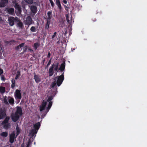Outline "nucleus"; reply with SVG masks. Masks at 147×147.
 <instances>
[{"instance_id":"f257e3e1","label":"nucleus","mask_w":147,"mask_h":147,"mask_svg":"<svg viewBox=\"0 0 147 147\" xmlns=\"http://www.w3.org/2000/svg\"><path fill=\"white\" fill-rule=\"evenodd\" d=\"M40 126V123L39 122H38L34 125V129L31 130L30 134L32 137L34 136V135L36 134Z\"/></svg>"},{"instance_id":"f03ea898","label":"nucleus","mask_w":147,"mask_h":147,"mask_svg":"<svg viewBox=\"0 0 147 147\" xmlns=\"http://www.w3.org/2000/svg\"><path fill=\"white\" fill-rule=\"evenodd\" d=\"M64 72H63L61 75L55 77V78L57 79L56 82L57 85L58 86H59L61 85L64 80Z\"/></svg>"},{"instance_id":"7ed1b4c3","label":"nucleus","mask_w":147,"mask_h":147,"mask_svg":"<svg viewBox=\"0 0 147 147\" xmlns=\"http://www.w3.org/2000/svg\"><path fill=\"white\" fill-rule=\"evenodd\" d=\"M8 21L10 26H12L14 25L15 21L18 22L20 21V20H18V18L17 17L15 18L14 17H10L9 18Z\"/></svg>"},{"instance_id":"20e7f679","label":"nucleus","mask_w":147,"mask_h":147,"mask_svg":"<svg viewBox=\"0 0 147 147\" xmlns=\"http://www.w3.org/2000/svg\"><path fill=\"white\" fill-rule=\"evenodd\" d=\"M15 98L17 100H20L22 98L21 91L19 90H16L14 93Z\"/></svg>"},{"instance_id":"39448f33","label":"nucleus","mask_w":147,"mask_h":147,"mask_svg":"<svg viewBox=\"0 0 147 147\" xmlns=\"http://www.w3.org/2000/svg\"><path fill=\"white\" fill-rule=\"evenodd\" d=\"M47 104V101L45 100H43L42 104L39 107V110L40 111H42L45 109Z\"/></svg>"},{"instance_id":"423d86ee","label":"nucleus","mask_w":147,"mask_h":147,"mask_svg":"<svg viewBox=\"0 0 147 147\" xmlns=\"http://www.w3.org/2000/svg\"><path fill=\"white\" fill-rule=\"evenodd\" d=\"M6 115L5 111L1 109H0V119H4Z\"/></svg>"},{"instance_id":"0eeeda50","label":"nucleus","mask_w":147,"mask_h":147,"mask_svg":"<svg viewBox=\"0 0 147 147\" xmlns=\"http://www.w3.org/2000/svg\"><path fill=\"white\" fill-rule=\"evenodd\" d=\"M32 19L30 16H28L27 17L25 22V25H28V26L31 25L32 23Z\"/></svg>"},{"instance_id":"6e6552de","label":"nucleus","mask_w":147,"mask_h":147,"mask_svg":"<svg viewBox=\"0 0 147 147\" xmlns=\"http://www.w3.org/2000/svg\"><path fill=\"white\" fill-rule=\"evenodd\" d=\"M12 120L14 122H16L19 119L20 116L18 115L15 113L11 115Z\"/></svg>"},{"instance_id":"1a4fd4ad","label":"nucleus","mask_w":147,"mask_h":147,"mask_svg":"<svg viewBox=\"0 0 147 147\" xmlns=\"http://www.w3.org/2000/svg\"><path fill=\"white\" fill-rule=\"evenodd\" d=\"M15 136V134L14 132H12L10 134L9 141L12 144L13 142L14 139L16 140V138Z\"/></svg>"},{"instance_id":"9d476101","label":"nucleus","mask_w":147,"mask_h":147,"mask_svg":"<svg viewBox=\"0 0 147 147\" xmlns=\"http://www.w3.org/2000/svg\"><path fill=\"white\" fill-rule=\"evenodd\" d=\"M6 10L9 14L11 15L14 14V10L13 8L7 7L6 8Z\"/></svg>"},{"instance_id":"9b49d317","label":"nucleus","mask_w":147,"mask_h":147,"mask_svg":"<svg viewBox=\"0 0 147 147\" xmlns=\"http://www.w3.org/2000/svg\"><path fill=\"white\" fill-rule=\"evenodd\" d=\"M8 3V0H1L0 2V7H5Z\"/></svg>"},{"instance_id":"f8f14e48","label":"nucleus","mask_w":147,"mask_h":147,"mask_svg":"<svg viewBox=\"0 0 147 147\" xmlns=\"http://www.w3.org/2000/svg\"><path fill=\"white\" fill-rule=\"evenodd\" d=\"M59 63L55 62L51 66V67H52L53 69H54V70L55 71L58 72L59 68Z\"/></svg>"},{"instance_id":"ddd939ff","label":"nucleus","mask_w":147,"mask_h":147,"mask_svg":"<svg viewBox=\"0 0 147 147\" xmlns=\"http://www.w3.org/2000/svg\"><path fill=\"white\" fill-rule=\"evenodd\" d=\"M34 79L36 83H38L41 81V78L40 76L38 75H36L35 73H34Z\"/></svg>"},{"instance_id":"4468645a","label":"nucleus","mask_w":147,"mask_h":147,"mask_svg":"<svg viewBox=\"0 0 147 147\" xmlns=\"http://www.w3.org/2000/svg\"><path fill=\"white\" fill-rule=\"evenodd\" d=\"M15 113L18 115L20 116H22L23 114L22 111V108L19 107H17L16 111L15 112Z\"/></svg>"},{"instance_id":"2eb2a0df","label":"nucleus","mask_w":147,"mask_h":147,"mask_svg":"<svg viewBox=\"0 0 147 147\" xmlns=\"http://www.w3.org/2000/svg\"><path fill=\"white\" fill-rule=\"evenodd\" d=\"M65 61L61 65L60 67L59 68V70L61 72H62L65 69Z\"/></svg>"},{"instance_id":"dca6fc26","label":"nucleus","mask_w":147,"mask_h":147,"mask_svg":"<svg viewBox=\"0 0 147 147\" xmlns=\"http://www.w3.org/2000/svg\"><path fill=\"white\" fill-rule=\"evenodd\" d=\"M7 99L8 100V103L10 105H13L14 103V100L13 98L10 96H8Z\"/></svg>"},{"instance_id":"f3484780","label":"nucleus","mask_w":147,"mask_h":147,"mask_svg":"<svg viewBox=\"0 0 147 147\" xmlns=\"http://www.w3.org/2000/svg\"><path fill=\"white\" fill-rule=\"evenodd\" d=\"M30 9L32 13H35L37 12V7L34 5L31 6L30 7Z\"/></svg>"},{"instance_id":"a211bd4d","label":"nucleus","mask_w":147,"mask_h":147,"mask_svg":"<svg viewBox=\"0 0 147 147\" xmlns=\"http://www.w3.org/2000/svg\"><path fill=\"white\" fill-rule=\"evenodd\" d=\"M52 11H51L48 12L47 13V16H48L47 18H45V19H47V20H51V17H52Z\"/></svg>"},{"instance_id":"6ab92c4d","label":"nucleus","mask_w":147,"mask_h":147,"mask_svg":"<svg viewBox=\"0 0 147 147\" xmlns=\"http://www.w3.org/2000/svg\"><path fill=\"white\" fill-rule=\"evenodd\" d=\"M10 118L9 117L6 116L5 117V119L2 121L1 124L2 125L8 123L9 121V119Z\"/></svg>"},{"instance_id":"aec40b11","label":"nucleus","mask_w":147,"mask_h":147,"mask_svg":"<svg viewBox=\"0 0 147 147\" xmlns=\"http://www.w3.org/2000/svg\"><path fill=\"white\" fill-rule=\"evenodd\" d=\"M49 76L50 77H51L53 75V74H54V72L53 69L52 67H51L49 69Z\"/></svg>"},{"instance_id":"412c9836","label":"nucleus","mask_w":147,"mask_h":147,"mask_svg":"<svg viewBox=\"0 0 147 147\" xmlns=\"http://www.w3.org/2000/svg\"><path fill=\"white\" fill-rule=\"evenodd\" d=\"M51 23V20H47V22L46 23L45 26V29H48L49 28V26Z\"/></svg>"},{"instance_id":"4be33fe9","label":"nucleus","mask_w":147,"mask_h":147,"mask_svg":"<svg viewBox=\"0 0 147 147\" xmlns=\"http://www.w3.org/2000/svg\"><path fill=\"white\" fill-rule=\"evenodd\" d=\"M66 19L67 20V22L69 24H71L72 22V16H71V20H69V14L68 13L67 14L65 15Z\"/></svg>"},{"instance_id":"5701e85b","label":"nucleus","mask_w":147,"mask_h":147,"mask_svg":"<svg viewBox=\"0 0 147 147\" xmlns=\"http://www.w3.org/2000/svg\"><path fill=\"white\" fill-rule=\"evenodd\" d=\"M52 103L53 102L52 101H50L49 102L48 106L46 109V110L47 111L46 113L49 111V109L51 107L52 105Z\"/></svg>"},{"instance_id":"b1692460","label":"nucleus","mask_w":147,"mask_h":147,"mask_svg":"<svg viewBox=\"0 0 147 147\" xmlns=\"http://www.w3.org/2000/svg\"><path fill=\"white\" fill-rule=\"evenodd\" d=\"M56 5L58 7L59 10L60 11H61L62 9V7L61 6L60 2H56Z\"/></svg>"},{"instance_id":"393cba45","label":"nucleus","mask_w":147,"mask_h":147,"mask_svg":"<svg viewBox=\"0 0 147 147\" xmlns=\"http://www.w3.org/2000/svg\"><path fill=\"white\" fill-rule=\"evenodd\" d=\"M16 138L17 136L21 132V130L19 129L18 127V125H17V126L16 127Z\"/></svg>"},{"instance_id":"a878e982","label":"nucleus","mask_w":147,"mask_h":147,"mask_svg":"<svg viewBox=\"0 0 147 147\" xmlns=\"http://www.w3.org/2000/svg\"><path fill=\"white\" fill-rule=\"evenodd\" d=\"M38 28V26H32L31 27V28L30 29V30L32 32H36V29H37Z\"/></svg>"},{"instance_id":"bb28decb","label":"nucleus","mask_w":147,"mask_h":147,"mask_svg":"<svg viewBox=\"0 0 147 147\" xmlns=\"http://www.w3.org/2000/svg\"><path fill=\"white\" fill-rule=\"evenodd\" d=\"M24 43H22L20 44L19 45L17 46L16 47V50H18L20 48L23 47L24 46Z\"/></svg>"},{"instance_id":"cd10ccee","label":"nucleus","mask_w":147,"mask_h":147,"mask_svg":"<svg viewBox=\"0 0 147 147\" xmlns=\"http://www.w3.org/2000/svg\"><path fill=\"white\" fill-rule=\"evenodd\" d=\"M11 82L12 83L11 85V88L12 89H13L14 88L15 86L16 85V82L15 80L14 79H12L11 80Z\"/></svg>"},{"instance_id":"c85d7f7f","label":"nucleus","mask_w":147,"mask_h":147,"mask_svg":"<svg viewBox=\"0 0 147 147\" xmlns=\"http://www.w3.org/2000/svg\"><path fill=\"white\" fill-rule=\"evenodd\" d=\"M5 91V88L3 86H0V92L2 94L4 93Z\"/></svg>"},{"instance_id":"c756f323","label":"nucleus","mask_w":147,"mask_h":147,"mask_svg":"<svg viewBox=\"0 0 147 147\" xmlns=\"http://www.w3.org/2000/svg\"><path fill=\"white\" fill-rule=\"evenodd\" d=\"M1 136L4 137H6L8 136V133L6 132H2L0 134Z\"/></svg>"},{"instance_id":"7c9ffc66","label":"nucleus","mask_w":147,"mask_h":147,"mask_svg":"<svg viewBox=\"0 0 147 147\" xmlns=\"http://www.w3.org/2000/svg\"><path fill=\"white\" fill-rule=\"evenodd\" d=\"M40 44L38 42L34 43V49L36 50L39 46Z\"/></svg>"},{"instance_id":"2f4dec72","label":"nucleus","mask_w":147,"mask_h":147,"mask_svg":"<svg viewBox=\"0 0 147 147\" xmlns=\"http://www.w3.org/2000/svg\"><path fill=\"white\" fill-rule=\"evenodd\" d=\"M3 100H4V103H5V104L7 105H9V103H8V102L7 101V97L6 96H4V98Z\"/></svg>"},{"instance_id":"473e14b6","label":"nucleus","mask_w":147,"mask_h":147,"mask_svg":"<svg viewBox=\"0 0 147 147\" xmlns=\"http://www.w3.org/2000/svg\"><path fill=\"white\" fill-rule=\"evenodd\" d=\"M56 84H57V83L56 82V81H55L51 83V85L50 86L52 88H53L55 86V85H56Z\"/></svg>"},{"instance_id":"72a5a7b5","label":"nucleus","mask_w":147,"mask_h":147,"mask_svg":"<svg viewBox=\"0 0 147 147\" xmlns=\"http://www.w3.org/2000/svg\"><path fill=\"white\" fill-rule=\"evenodd\" d=\"M25 1L29 4H32L33 1V0H24Z\"/></svg>"},{"instance_id":"f704fd0d","label":"nucleus","mask_w":147,"mask_h":147,"mask_svg":"<svg viewBox=\"0 0 147 147\" xmlns=\"http://www.w3.org/2000/svg\"><path fill=\"white\" fill-rule=\"evenodd\" d=\"M17 24L18 26L20 28H22L23 26V23L22 22H20V21Z\"/></svg>"},{"instance_id":"c9c22d12","label":"nucleus","mask_w":147,"mask_h":147,"mask_svg":"<svg viewBox=\"0 0 147 147\" xmlns=\"http://www.w3.org/2000/svg\"><path fill=\"white\" fill-rule=\"evenodd\" d=\"M65 9L67 11V13H68L69 10L68 9L70 8L69 7H67L65 5H64Z\"/></svg>"},{"instance_id":"e433bc0d","label":"nucleus","mask_w":147,"mask_h":147,"mask_svg":"<svg viewBox=\"0 0 147 147\" xmlns=\"http://www.w3.org/2000/svg\"><path fill=\"white\" fill-rule=\"evenodd\" d=\"M53 99V96H50L48 97L47 101V102L51 101V100Z\"/></svg>"},{"instance_id":"4c0bfd02","label":"nucleus","mask_w":147,"mask_h":147,"mask_svg":"<svg viewBox=\"0 0 147 147\" xmlns=\"http://www.w3.org/2000/svg\"><path fill=\"white\" fill-rule=\"evenodd\" d=\"M57 33L56 32H55L54 33L53 35L52 36L51 38L52 39H54L55 37L56 36Z\"/></svg>"},{"instance_id":"58836bf2","label":"nucleus","mask_w":147,"mask_h":147,"mask_svg":"<svg viewBox=\"0 0 147 147\" xmlns=\"http://www.w3.org/2000/svg\"><path fill=\"white\" fill-rule=\"evenodd\" d=\"M4 126V127L5 128H8L9 126V123H7L6 124H4V125H3Z\"/></svg>"},{"instance_id":"ea45409f","label":"nucleus","mask_w":147,"mask_h":147,"mask_svg":"<svg viewBox=\"0 0 147 147\" xmlns=\"http://www.w3.org/2000/svg\"><path fill=\"white\" fill-rule=\"evenodd\" d=\"M32 142L30 139L28 141L26 147H29L30 145L31 144Z\"/></svg>"},{"instance_id":"a19ab883","label":"nucleus","mask_w":147,"mask_h":147,"mask_svg":"<svg viewBox=\"0 0 147 147\" xmlns=\"http://www.w3.org/2000/svg\"><path fill=\"white\" fill-rule=\"evenodd\" d=\"M28 47L27 46L24 47L23 48V53L26 52L27 50Z\"/></svg>"},{"instance_id":"79ce46f5","label":"nucleus","mask_w":147,"mask_h":147,"mask_svg":"<svg viewBox=\"0 0 147 147\" xmlns=\"http://www.w3.org/2000/svg\"><path fill=\"white\" fill-rule=\"evenodd\" d=\"M51 59L52 58H51L49 61V62L46 66V67H48L50 65L51 63Z\"/></svg>"},{"instance_id":"37998d69","label":"nucleus","mask_w":147,"mask_h":147,"mask_svg":"<svg viewBox=\"0 0 147 147\" xmlns=\"http://www.w3.org/2000/svg\"><path fill=\"white\" fill-rule=\"evenodd\" d=\"M20 75V73L19 72V73H18H18L17 74H16V76L15 78V79H16V80L19 77Z\"/></svg>"},{"instance_id":"c03bdc74","label":"nucleus","mask_w":147,"mask_h":147,"mask_svg":"<svg viewBox=\"0 0 147 147\" xmlns=\"http://www.w3.org/2000/svg\"><path fill=\"white\" fill-rule=\"evenodd\" d=\"M50 2L51 3L52 7H54V4L53 1L52 0Z\"/></svg>"},{"instance_id":"a18cd8bd","label":"nucleus","mask_w":147,"mask_h":147,"mask_svg":"<svg viewBox=\"0 0 147 147\" xmlns=\"http://www.w3.org/2000/svg\"><path fill=\"white\" fill-rule=\"evenodd\" d=\"M1 80H3V81L4 82L5 81V77L4 76H1Z\"/></svg>"},{"instance_id":"49530a36","label":"nucleus","mask_w":147,"mask_h":147,"mask_svg":"<svg viewBox=\"0 0 147 147\" xmlns=\"http://www.w3.org/2000/svg\"><path fill=\"white\" fill-rule=\"evenodd\" d=\"M3 70L1 69L0 68V75H1L2 74H3Z\"/></svg>"},{"instance_id":"de8ad7c7","label":"nucleus","mask_w":147,"mask_h":147,"mask_svg":"<svg viewBox=\"0 0 147 147\" xmlns=\"http://www.w3.org/2000/svg\"><path fill=\"white\" fill-rule=\"evenodd\" d=\"M50 56H51V53L49 52L48 55H47V57L48 58H49L50 57Z\"/></svg>"},{"instance_id":"09e8293b","label":"nucleus","mask_w":147,"mask_h":147,"mask_svg":"<svg viewBox=\"0 0 147 147\" xmlns=\"http://www.w3.org/2000/svg\"><path fill=\"white\" fill-rule=\"evenodd\" d=\"M63 2L65 4H66L67 3V1L66 0H63Z\"/></svg>"},{"instance_id":"8fccbe9b","label":"nucleus","mask_w":147,"mask_h":147,"mask_svg":"<svg viewBox=\"0 0 147 147\" xmlns=\"http://www.w3.org/2000/svg\"><path fill=\"white\" fill-rule=\"evenodd\" d=\"M28 50L30 51V52H32L33 51V50L30 48H28Z\"/></svg>"},{"instance_id":"3c124183","label":"nucleus","mask_w":147,"mask_h":147,"mask_svg":"<svg viewBox=\"0 0 147 147\" xmlns=\"http://www.w3.org/2000/svg\"><path fill=\"white\" fill-rule=\"evenodd\" d=\"M45 61V59H44L43 61H42V63L43 64V65H44V62Z\"/></svg>"},{"instance_id":"603ef678","label":"nucleus","mask_w":147,"mask_h":147,"mask_svg":"<svg viewBox=\"0 0 147 147\" xmlns=\"http://www.w3.org/2000/svg\"><path fill=\"white\" fill-rule=\"evenodd\" d=\"M46 113L45 114H43V115H42L41 117H42L43 116L44 117L45 116V115H46Z\"/></svg>"},{"instance_id":"864d4df0","label":"nucleus","mask_w":147,"mask_h":147,"mask_svg":"<svg viewBox=\"0 0 147 147\" xmlns=\"http://www.w3.org/2000/svg\"><path fill=\"white\" fill-rule=\"evenodd\" d=\"M60 2V0H56L55 2Z\"/></svg>"},{"instance_id":"5fc2aeb1","label":"nucleus","mask_w":147,"mask_h":147,"mask_svg":"<svg viewBox=\"0 0 147 147\" xmlns=\"http://www.w3.org/2000/svg\"><path fill=\"white\" fill-rule=\"evenodd\" d=\"M2 20L1 18L0 17V22Z\"/></svg>"},{"instance_id":"6e6d98bb","label":"nucleus","mask_w":147,"mask_h":147,"mask_svg":"<svg viewBox=\"0 0 147 147\" xmlns=\"http://www.w3.org/2000/svg\"><path fill=\"white\" fill-rule=\"evenodd\" d=\"M50 2L51 1H52V0H49Z\"/></svg>"},{"instance_id":"4d7b16f0","label":"nucleus","mask_w":147,"mask_h":147,"mask_svg":"<svg viewBox=\"0 0 147 147\" xmlns=\"http://www.w3.org/2000/svg\"><path fill=\"white\" fill-rule=\"evenodd\" d=\"M71 12H72V11H71Z\"/></svg>"}]
</instances>
